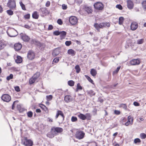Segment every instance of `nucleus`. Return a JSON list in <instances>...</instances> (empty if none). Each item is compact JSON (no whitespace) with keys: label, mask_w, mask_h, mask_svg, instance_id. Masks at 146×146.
I'll return each mask as SVG.
<instances>
[{"label":"nucleus","mask_w":146,"mask_h":146,"mask_svg":"<svg viewBox=\"0 0 146 146\" xmlns=\"http://www.w3.org/2000/svg\"><path fill=\"white\" fill-rule=\"evenodd\" d=\"M84 9L88 14L91 13L92 11L91 7H90L85 6Z\"/></svg>","instance_id":"a211bd4d"},{"label":"nucleus","mask_w":146,"mask_h":146,"mask_svg":"<svg viewBox=\"0 0 146 146\" xmlns=\"http://www.w3.org/2000/svg\"><path fill=\"white\" fill-rule=\"evenodd\" d=\"M60 37L61 39L64 38L66 35V32L64 31H60Z\"/></svg>","instance_id":"6ab92c4d"},{"label":"nucleus","mask_w":146,"mask_h":146,"mask_svg":"<svg viewBox=\"0 0 146 146\" xmlns=\"http://www.w3.org/2000/svg\"><path fill=\"white\" fill-rule=\"evenodd\" d=\"M138 27V23L137 22H133L131 25V29L132 31H135L137 29Z\"/></svg>","instance_id":"9b49d317"},{"label":"nucleus","mask_w":146,"mask_h":146,"mask_svg":"<svg viewBox=\"0 0 146 146\" xmlns=\"http://www.w3.org/2000/svg\"><path fill=\"white\" fill-rule=\"evenodd\" d=\"M86 77L87 79L92 84H93V80L91 78L88 76H86Z\"/></svg>","instance_id":"a18cd8bd"},{"label":"nucleus","mask_w":146,"mask_h":146,"mask_svg":"<svg viewBox=\"0 0 146 146\" xmlns=\"http://www.w3.org/2000/svg\"><path fill=\"white\" fill-rule=\"evenodd\" d=\"M133 104L135 106H139V104L136 102H133Z\"/></svg>","instance_id":"69168bd1"},{"label":"nucleus","mask_w":146,"mask_h":146,"mask_svg":"<svg viewBox=\"0 0 146 146\" xmlns=\"http://www.w3.org/2000/svg\"><path fill=\"white\" fill-rule=\"evenodd\" d=\"M82 87L80 86V84L79 83H78L77 85L76 91H78V90H82Z\"/></svg>","instance_id":"58836bf2"},{"label":"nucleus","mask_w":146,"mask_h":146,"mask_svg":"<svg viewBox=\"0 0 146 146\" xmlns=\"http://www.w3.org/2000/svg\"><path fill=\"white\" fill-rule=\"evenodd\" d=\"M71 96L67 95L65 96L64 98L65 101L66 102H69L72 100Z\"/></svg>","instance_id":"f3484780"},{"label":"nucleus","mask_w":146,"mask_h":146,"mask_svg":"<svg viewBox=\"0 0 146 146\" xmlns=\"http://www.w3.org/2000/svg\"><path fill=\"white\" fill-rule=\"evenodd\" d=\"M142 6L144 9H146V1H143L142 3Z\"/></svg>","instance_id":"3c124183"},{"label":"nucleus","mask_w":146,"mask_h":146,"mask_svg":"<svg viewBox=\"0 0 146 146\" xmlns=\"http://www.w3.org/2000/svg\"><path fill=\"white\" fill-rule=\"evenodd\" d=\"M88 93L90 94V95H94L95 94V93L92 90L88 91Z\"/></svg>","instance_id":"8fccbe9b"},{"label":"nucleus","mask_w":146,"mask_h":146,"mask_svg":"<svg viewBox=\"0 0 146 146\" xmlns=\"http://www.w3.org/2000/svg\"><path fill=\"white\" fill-rule=\"evenodd\" d=\"M25 110V109L24 108L21 107V108H20V109H19V111L20 112H22L24 111Z\"/></svg>","instance_id":"338daca9"},{"label":"nucleus","mask_w":146,"mask_h":146,"mask_svg":"<svg viewBox=\"0 0 146 146\" xmlns=\"http://www.w3.org/2000/svg\"><path fill=\"white\" fill-rule=\"evenodd\" d=\"M41 11L43 14H45V15L49 13L48 10L44 8H42L41 9Z\"/></svg>","instance_id":"bb28decb"},{"label":"nucleus","mask_w":146,"mask_h":146,"mask_svg":"<svg viewBox=\"0 0 146 146\" xmlns=\"http://www.w3.org/2000/svg\"><path fill=\"white\" fill-rule=\"evenodd\" d=\"M22 39L24 41L28 42L30 39V37L26 34L21 33L20 34Z\"/></svg>","instance_id":"9d476101"},{"label":"nucleus","mask_w":146,"mask_h":146,"mask_svg":"<svg viewBox=\"0 0 146 146\" xmlns=\"http://www.w3.org/2000/svg\"><path fill=\"white\" fill-rule=\"evenodd\" d=\"M24 17L25 19H28L30 18V14H27L25 15L24 16Z\"/></svg>","instance_id":"5fc2aeb1"},{"label":"nucleus","mask_w":146,"mask_h":146,"mask_svg":"<svg viewBox=\"0 0 146 146\" xmlns=\"http://www.w3.org/2000/svg\"><path fill=\"white\" fill-rule=\"evenodd\" d=\"M5 46L4 43L2 41H0V50L3 49Z\"/></svg>","instance_id":"c756f323"},{"label":"nucleus","mask_w":146,"mask_h":146,"mask_svg":"<svg viewBox=\"0 0 146 146\" xmlns=\"http://www.w3.org/2000/svg\"><path fill=\"white\" fill-rule=\"evenodd\" d=\"M59 61V58L58 57H56L54 58L53 60V61L55 63L58 62Z\"/></svg>","instance_id":"bf43d9fd"},{"label":"nucleus","mask_w":146,"mask_h":146,"mask_svg":"<svg viewBox=\"0 0 146 146\" xmlns=\"http://www.w3.org/2000/svg\"><path fill=\"white\" fill-rule=\"evenodd\" d=\"M7 13L9 15H12L13 14V11L11 9L7 10L6 11Z\"/></svg>","instance_id":"f704fd0d"},{"label":"nucleus","mask_w":146,"mask_h":146,"mask_svg":"<svg viewBox=\"0 0 146 146\" xmlns=\"http://www.w3.org/2000/svg\"><path fill=\"white\" fill-rule=\"evenodd\" d=\"M120 66H118L116 69L113 72V74H117L120 68Z\"/></svg>","instance_id":"c03bdc74"},{"label":"nucleus","mask_w":146,"mask_h":146,"mask_svg":"<svg viewBox=\"0 0 146 146\" xmlns=\"http://www.w3.org/2000/svg\"><path fill=\"white\" fill-rule=\"evenodd\" d=\"M127 8L129 9H133L134 3L133 2L130 0H127Z\"/></svg>","instance_id":"f8f14e48"},{"label":"nucleus","mask_w":146,"mask_h":146,"mask_svg":"<svg viewBox=\"0 0 146 146\" xmlns=\"http://www.w3.org/2000/svg\"><path fill=\"white\" fill-rule=\"evenodd\" d=\"M50 4V2L49 1H47L45 5L47 7H49Z\"/></svg>","instance_id":"774afa93"},{"label":"nucleus","mask_w":146,"mask_h":146,"mask_svg":"<svg viewBox=\"0 0 146 146\" xmlns=\"http://www.w3.org/2000/svg\"><path fill=\"white\" fill-rule=\"evenodd\" d=\"M60 31H55L54 32L53 34L56 36H58L60 35Z\"/></svg>","instance_id":"49530a36"},{"label":"nucleus","mask_w":146,"mask_h":146,"mask_svg":"<svg viewBox=\"0 0 146 146\" xmlns=\"http://www.w3.org/2000/svg\"><path fill=\"white\" fill-rule=\"evenodd\" d=\"M140 137L142 139H144L146 137V135L144 133H141L140 134Z\"/></svg>","instance_id":"c9c22d12"},{"label":"nucleus","mask_w":146,"mask_h":146,"mask_svg":"<svg viewBox=\"0 0 146 146\" xmlns=\"http://www.w3.org/2000/svg\"><path fill=\"white\" fill-rule=\"evenodd\" d=\"M69 21L72 25H74L77 23L78 19L76 17L72 16L69 18Z\"/></svg>","instance_id":"423d86ee"},{"label":"nucleus","mask_w":146,"mask_h":146,"mask_svg":"<svg viewBox=\"0 0 146 146\" xmlns=\"http://www.w3.org/2000/svg\"><path fill=\"white\" fill-rule=\"evenodd\" d=\"M40 73L39 72H37L33 76V77H35L37 79L39 77L40 75Z\"/></svg>","instance_id":"e433bc0d"},{"label":"nucleus","mask_w":146,"mask_h":146,"mask_svg":"<svg viewBox=\"0 0 146 146\" xmlns=\"http://www.w3.org/2000/svg\"><path fill=\"white\" fill-rule=\"evenodd\" d=\"M119 107L122 108L125 110H127V106L126 104H120Z\"/></svg>","instance_id":"7c9ffc66"},{"label":"nucleus","mask_w":146,"mask_h":146,"mask_svg":"<svg viewBox=\"0 0 146 146\" xmlns=\"http://www.w3.org/2000/svg\"><path fill=\"white\" fill-rule=\"evenodd\" d=\"M32 17L33 18L36 19H37L38 18L39 15L37 14V13L36 11H35L33 13Z\"/></svg>","instance_id":"b1692460"},{"label":"nucleus","mask_w":146,"mask_h":146,"mask_svg":"<svg viewBox=\"0 0 146 146\" xmlns=\"http://www.w3.org/2000/svg\"><path fill=\"white\" fill-rule=\"evenodd\" d=\"M71 44V42L70 41H66L65 42V45L67 46H69Z\"/></svg>","instance_id":"09e8293b"},{"label":"nucleus","mask_w":146,"mask_h":146,"mask_svg":"<svg viewBox=\"0 0 146 146\" xmlns=\"http://www.w3.org/2000/svg\"><path fill=\"white\" fill-rule=\"evenodd\" d=\"M46 98L48 101H50L52 99V96L51 95H47L46 96Z\"/></svg>","instance_id":"37998d69"},{"label":"nucleus","mask_w":146,"mask_h":146,"mask_svg":"<svg viewBox=\"0 0 146 146\" xmlns=\"http://www.w3.org/2000/svg\"><path fill=\"white\" fill-rule=\"evenodd\" d=\"M59 53V51L58 49L57 48L55 49L52 52V55L55 56L58 55Z\"/></svg>","instance_id":"412c9836"},{"label":"nucleus","mask_w":146,"mask_h":146,"mask_svg":"<svg viewBox=\"0 0 146 146\" xmlns=\"http://www.w3.org/2000/svg\"><path fill=\"white\" fill-rule=\"evenodd\" d=\"M40 107L45 111L48 109L45 106L42 104L40 105Z\"/></svg>","instance_id":"4c0bfd02"},{"label":"nucleus","mask_w":146,"mask_h":146,"mask_svg":"<svg viewBox=\"0 0 146 146\" xmlns=\"http://www.w3.org/2000/svg\"><path fill=\"white\" fill-rule=\"evenodd\" d=\"M54 132L56 131L57 133H60L62 132L63 131L62 128L61 127H54Z\"/></svg>","instance_id":"aec40b11"},{"label":"nucleus","mask_w":146,"mask_h":146,"mask_svg":"<svg viewBox=\"0 0 146 146\" xmlns=\"http://www.w3.org/2000/svg\"><path fill=\"white\" fill-rule=\"evenodd\" d=\"M20 5L22 9L24 10H26V9L25 8V5L23 4L21 1L19 2Z\"/></svg>","instance_id":"72a5a7b5"},{"label":"nucleus","mask_w":146,"mask_h":146,"mask_svg":"<svg viewBox=\"0 0 146 146\" xmlns=\"http://www.w3.org/2000/svg\"><path fill=\"white\" fill-rule=\"evenodd\" d=\"M7 35L11 37H14L18 35L17 31L13 28H11L8 29L7 31Z\"/></svg>","instance_id":"7ed1b4c3"},{"label":"nucleus","mask_w":146,"mask_h":146,"mask_svg":"<svg viewBox=\"0 0 146 146\" xmlns=\"http://www.w3.org/2000/svg\"><path fill=\"white\" fill-rule=\"evenodd\" d=\"M21 143L26 146H32L33 145V141L30 139H29L27 137H24L21 140Z\"/></svg>","instance_id":"f03ea898"},{"label":"nucleus","mask_w":146,"mask_h":146,"mask_svg":"<svg viewBox=\"0 0 146 146\" xmlns=\"http://www.w3.org/2000/svg\"><path fill=\"white\" fill-rule=\"evenodd\" d=\"M85 134V133L83 131L78 130L76 132L75 136L77 139H81L84 137Z\"/></svg>","instance_id":"20e7f679"},{"label":"nucleus","mask_w":146,"mask_h":146,"mask_svg":"<svg viewBox=\"0 0 146 146\" xmlns=\"http://www.w3.org/2000/svg\"><path fill=\"white\" fill-rule=\"evenodd\" d=\"M78 116L80 119L83 120L86 119V116L82 113H80L78 115Z\"/></svg>","instance_id":"5701e85b"},{"label":"nucleus","mask_w":146,"mask_h":146,"mask_svg":"<svg viewBox=\"0 0 146 146\" xmlns=\"http://www.w3.org/2000/svg\"><path fill=\"white\" fill-rule=\"evenodd\" d=\"M35 81H34V80H33V78H31L29 80V83L31 84H33L34 83Z\"/></svg>","instance_id":"4d7b16f0"},{"label":"nucleus","mask_w":146,"mask_h":146,"mask_svg":"<svg viewBox=\"0 0 146 146\" xmlns=\"http://www.w3.org/2000/svg\"><path fill=\"white\" fill-rule=\"evenodd\" d=\"M22 61V59L21 57L19 56H17V58L15 60L16 62L17 63H19Z\"/></svg>","instance_id":"a878e982"},{"label":"nucleus","mask_w":146,"mask_h":146,"mask_svg":"<svg viewBox=\"0 0 146 146\" xmlns=\"http://www.w3.org/2000/svg\"><path fill=\"white\" fill-rule=\"evenodd\" d=\"M94 5L95 8L97 10H102L104 8L103 4L100 2L96 3Z\"/></svg>","instance_id":"0eeeda50"},{"label":"nucleus","mask_w":146,"mask_h":146,"mask_svg":"<svg viewBox=\"0 0 146 146\" xmlns=\"http://www.w3.org/2000/svg\"><path fill=\"white\" fill-rule=\"evenodd\" d=\"M53 26L51 25H49L48 28V30H51L53 29Z\"/></svg>","instance_id":"e2e57ef3"},{"label":"nucleus","mask_w":146,"mask_h":146,"mask_svg":"<svg viewBox=\"0 0 146 146\" xmlns=\"http://www.w3.org/2000/svg\"><path fill=\"white\" fill-rule=\"evenodd\" d=\"M28 116L29 117H31L33 115V112L31 111H29L27 113Z\"/></svg>","instance_id":"79ce46f5"},{"label":"nucleus","mask_w":146,"mask_h":146,"mask_svg":"<svg viewBox=\"0 0 146 146\" xmlns=\"http://www.w3.org/2000/svg\"><path fill=\"white\" fill-rule=\"evenodd\" d=\"M77 120V118L76 117L72 116L71 118V121L72 122H75Z\"/></svg>","instance_id":"864d4df0"},{"label":"nucleus","mask_w":146,"mask_h":146,"mask_svg":"<svg viewBox=\"0 0 146 146\" xmlns=\"http://www.w3.org/2000/svg\"><path fill=\"white\" fill-rule=\"evenodd\" d=\"M114 112L115 114L117 115H119L120 113V112L118 110H115Z\"/></svg>","instance_id":"680f3d73"},{"label":"nucleus","mask_w":146,"mask_h":146,"mask_svg":"<svg viewBox=\"0 0 146 146\" xmlns=\"http://www.w3.org/2000/svg\"><path fill=\"white\" fill-rule=\"evenodd\" d=\"M68 84L70 86H72L74 85V82L72 80H70L68 81Z\"/></svg>","instance_id":"c85d7f7f"},{"label":"nucleus","mask_w":146,"mask_h":146,"mask_svg":"<svg viewBox=\"0 0 146 146\" xmlns=\"http://www.w3.org/2000/svg\"><path fill=\"white\" fill-rule=\"evenodd\" d=\"M141 141L140 139L138 138L135 139L134 140V143H140Z\"/></svg>","instance_id":"de8ad7c7"},{"label":"nucleus","mask_w":146,"mask_h":146,"mask_svg":"<svg viewBox=\"0 0 146 146\" xmlns=\"http://www.w3.org/2000/svg\"><path fill=\"white\" fill-rule=\"evenodd\" d=\"M124 18L123 17H120L119 19V25H121L122 24L124 21Z\"/></svg>","instance_id":"473e14b6"},{"label":"nucleus","mask_w":146,"mask_h":146,"mask_svg":"<svg viewBox=\"0 0 146 146\" xmlns=\"http://www.w3.org/2000/svg\"><path fill=\"white\" fill-rule=\"evenodd\" d=\"M15 89L16 91L17 92H19L20 91V89L19 86H16L15 87Z\"/></svg>","instance_id":"052dcab7"},{"label":"nucleus","mask_w":146,"mask_h":146,"mask_svg":"<svg viewBox=\"0 0 146 146\" xmlns=\"http://www.w3.org/2000/svg\"><path fill=\"white\" fill-rule=\"evenodd\" d=\"M68 53L72 56H74L75 55L76 52L72 49H69L68 50Z\"/></svg>","instance_id":"4be33fe9"},{"label":"nucleus","mask_w":146,"mask_h":146,"mask_svg":"<svg viewBox=\"0 0 146 146\" xmlns=\"http://www.w3.org/2000/svg\"><path fill=\"white\" fill-rule=\"evenodd\" d=\"M116 7L120 10H122L123 9V7L120 4L117 5L116 6Z\"/></svg>","instance_id":"6e6d98bb"},{"label":"nucleus","mask_w":146,"mask_h":146,"mask_svg":"<svg viewBox=\"0 0 146 146\" xmlns=\"http://www.w3.org/2000/svg\"><path fill=\"white\" fill-rule=\"evenodd\" d=\"M1 98L3 101L7 102H9L11 99V96L7 94H3L1 96Z\"/></svg>","instance_id":"6e6552de"},{"label":"nucleus","mask_w":146,"mask_h":146,"mask_svg":"<svg viewBox=\"0 0 146 146\" xmlns=\"http://www.w3.org/2000/svg\"><path fill=\"white\" fill-rule=\"evenodd\" d=\"M133 119L130 116L128 117V121L125 123V125L126 126L128 125L129 124H132L133 122Z\"/></svg>","instance_id":"dca6fc26"},{"label":"nucleus","mask_w":146,"mask_h":146,"mask_svg":"<svg viewBox=\"0 0 146 146\" xmlns=\"http://www.w3.org/2000/svg\"><path fill=\"white\" fill-rule=\"evenodd\" d=\"M91 74L93 76H95L97 74L96 70L94 69H92L90 71Z\"/></svg>","instance_id":"393cba45"},{"label":"nucleus","mask_w":146,"mask_h":146,"mask_svg":"<svg viewBox=\"0 0 146 146\" xmlns=\"http://www.w3.org/2000/svg\"><path fill=\"white\" fill-rule=\"evenodd\" d=\"M75 68L76 70V72L77 73H79L80 71V68L79 65H77L75 66Z\"/></svg>","instance_id":"cd10ccee"},{"label":"nucleus","mask_w":146,"mask_h":146,"mask_svg":"<svg viewBox=\"0 0 146 146\" xmlns=\"http://www.w3.org/2000/svg\"><path fill=\"white\" fill-rule=\"evenodd\" d=\"M59 115H61L62 117L63 118V120L64 119V116L63 112L60 110H58L57 111L56 115L55 116L56 119H57Z\"/></svg>","instance_id":"4468645a"},{"label":"nucleus","mask_w":146,"mask_h":146,"mask_svg":"<svg viewBox=\"0 0 146 146\" xmlns=\"http://www.w3.org/2000/svg\"><path fill=\"white\" fill-rule=\"evenodd\" d=\"M13 74H10L9 76H8L7 77L6 79L7 80L9 81L11 79H13Z\"/></svg>","instance_id":"a19ab883"},{"label":"nucleus","mask_w":146,"mask_h":146,"mask_svg":"<svg viewBox=\"0 0 146 146\" xmlns=\"http://www.w3.org/2000/svg\"><path fill=\"white\" fill-rule=\"evenodd\" d=\"M62 8L64 10L66 9L67 8V6L66 5L63 4L62 5Z\"/></svg>","instance_id":"0e129e2a"},{"label":"nucleus","mask_w":146,"mask_h":146,"mask_svg":"<svg viewBox=\"0 0 146 146\" xmlns=\"http://www.w3.org/2000/svg\"><path fill=\"white\" fill-rule=\"evenodd\" d=\"M35 54L33 51H29L27 54V57L29 60H32L35 58Z\"/></svg>","instance_id":"1a4fd4ad"},{"label":"nucleus","mask_w":146,"mask_h":146,"mask_svg":"<svg viewBox=\"0 0 146 146\" xmlns=\"http://www.w3.org/2000/svg\"><path fill=\"white\" fill-rule=\"evenodd\" d=\"M140 63L139 60L138 59H133L130 61V63L132 65H135L139 64Z\"/></svg>","instance_id":"ddd939ff"},{"label":"nucleus","mask_w":146,"mask_h":146,"mask_svg":"<svg viewBox=\"0 0 146 146\" xmlns=\"http://www.w3.org/2000/svg\"><path fill=\"white\" fill-rule=\"evenodd\" d=\"M144 42V39H138L137 40V43L138 44H142Z\"/></svg>","instance_id":"ea45409f"},{"label":"nucleus","mask_w":146,"mask_h":146,"mask_svg":"<svg viewBox=\"0 0 146 146\" xmlns=\"http://www.w3.org/2000/svg\"><path fill=\"white\" fill-rule=\"evenodd\" d=\"M8 7L11 9H14L16 7L15 0H9L7 4Z\"/></svg>","instance_id":"39448f33"},{"label":"nucleus","mask_w":146,"mask_h":146,"mask_svg":"<svg viewBox=\"0 0 146 146\" xmlns=\"http://www.w3.org/2000/svg\"><path fill=\"white\" fill-rule=\"evenodd\" d=\"M86 119L88 118V119H90L91 115L90 113H86Z\"/></svg>","instance_id":"13d9d810"},{"label":"nucleus","mask_w":146,"mask_h":146,"mask_svg":"<svg viewBox=\"0 0 146 146\" xmlns=\"http://www.w3.org/2000/svg\"><path fill=\"white\" fill-rule=\"evenodd\" d=\"M57 23L60 25H62V20L60 19H58L57 21Z\"/></svg>","instance_id":"603ef678"},{"label":"nucleus","mask_w":146,"mask_h":146,"mask_svg":"<svg viewBox=\"0 0 146 146\" xmlns=\"http://www.w3.org/2000/svg\"><path fill=\"white\" fill-rule=\"evenodd\" d=\"M55 135L54 134L52 133V132L48 133L47 135V136L48 137L51 138H53Z\"/></svg>","instance_id":"2f4dec72"},{"label":"nucleus","mask_w":146,"mask_h":146,"mask_svg":"<svg viewBox=\"0 0 146 146\" xmlns=\"http://www.w3.org/2000/svg\"><path fill=\"white\" fill-rule=\"evenodd\" d=\"M22 47V45L20 43H16L14 45V49L16 51H18L20 50Z\"/></svg>","instance_id":"2eb2a0df"},{"label":"nucleus","mask_w":146,"mask_h":146,"mask_svg":"<svg viewBox=\"0 0 146 146\" xmlns=\"http://www.w3.org/2000/svg\"><path fill=\"white\" fill-rule=\"evenodd\" d=\"M110 25L109 23H102L99 24L98 23H95L94 24V26L96 29L99 31V29L100 28H103L104 27L107 26L109 27Z\"/></svg>","instance_id":"f257e3e1"}]
</instances>
